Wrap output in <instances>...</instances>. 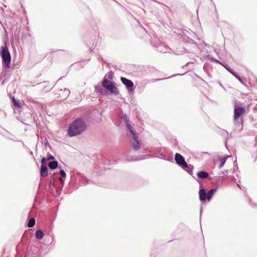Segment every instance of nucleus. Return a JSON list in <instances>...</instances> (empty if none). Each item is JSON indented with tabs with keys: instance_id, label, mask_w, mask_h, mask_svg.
<instances>
[{
	"instance_id": "4be33fe9",
	"label": "nucleus",
	"mask_w": 257,
	"mask_h": 257,
	"mask_svg": "<svg viewBox=\"0 0 257 257\" xmlns=\"http://www.w3.org/2000/svg\"><path fill=\"white\" fill-rule=\"evenodd\" d=\"M59 180H60V181L61 183L62 184H63V183H64V181H63V179H62V178H61V177H60V178H59Z\"/></svg>"
},
{
	"instance_id": "a211bd4d",
	"label": "nucleus",
	"mask_w": 257,
	"mask_h": 257,
	"mask_svg": "<svg viewBox=\"0 0 257 257\" xmlns=\"http://www.w3.org/2000/svg\"><path fill=\"white\" fill-rule=\"evenodd\" d=\"M193 166L191 165H188L187 167H185L184 169L185 170H186L188 173H191L193 171Z\"/></svg>"
},
{
	"instance_id": "4468645a",
	"label": "nucleus",
	"mask_w": 257,
	"mask_h": 257,
	"mask_svg": "<svg viewBox=\"0 0 257 257\" xmlns=\"http://www.w3.org/2000/svg\"><path fill=\"white\" fill-rule=\"evenodd\" d=\"M197 176L198 177L204 179L206 178L208 176V174L207 172L204 171H200L198 172Z\"/></svg>"
},
{
	"instance_id": "9b49d317",
	"label": "nucleus",
	"mask_w": 257,
	"mask_h": 257,
	"mask_svg": "<svg viewBox=\"0 0 257 257\" xmlns=\"http://www.w3.org/2000/svg\"><path fill=\"white\" fill-rule=\"evenodd\" d=\"M199 198L201 201H204L207 199V193L204 189H202L199 191Z\"/></svg>"
},
{
	"instance_id": "aec40b11",
	"label": "nucleus",
	"mask_w": 257,
	"mask_h": 257,
	"mask_svg": "<svg viewBox=\"0 0 257 257\" xmlns=\"http://www.w3.org/2000/svg\"><path fill=\"white\" fill-rule=\"evenodd\" d=\"M60 174L62 177H65L66 176V173L63 170H61L60 171Z\"/></svg>"
},
{
	"instance_id": "2eb2a0df",
	"label": "nucleus",
	"mask_w": 257,
	"mask_h": 257,
	"mask_svg": "<svg viewBox=\"0 0 257 257\" xmlns=\"http://www.w3.org/2000/svg\"><path fill=\"white\" fill-rule=\"evenodd\" d=\"M48 166L51 169H55L58 167V163L55 161L50 162L48 164Z\"/></svg>"
},
{
	"instance_id": "f03ea898",
	"label": "nucleus",
	"mask_w": 257,
	"mask_h": 257,
	"mask_svg": "<svg viewBox=\"0 0 257 257\" xmlns=\"http://www.w3.org/2000/svg\"><path fill=\"white\" fill-rule=\"evenodd\" d=\"M1 56L2 58L4 65L6 67L9 68L11 61V56L8 48L6 45L2 47Z\"/></svg>"
},
{
	"instance_id": "39448f33",
	"label": "nucleus",
	"mask_w": 257,
	"mask_h": 257,
	"mask_svg": "<svg viewBox=\"0 0 257 257\" xmlns=\"http://www.w3.org/2000/svg\"><path fill=\"white\" fill-rule=\"evenodd\" d=\"M176 163L183 169L188 167L187 163L185 161L184 157L180 154L176 153L175 157Z\"/></svg>"
},
{
	"instance_id": "dca6fc26",
	"label": "nucleus",
	"mask_w": 257,
	"mask_h": 257,
	"mask_svg": "<svg viewBox=\"0 0 257 257\" xmlns=\"http://www.w3.org/2000/svg\"><path fill=\"white\" fill-rule=\"evenodd\" d=\"M215 191V189H212L208 192V193H207V199L208 201L210 200Z\"/></svg>"
},
{
	"instance_id": "1a4fd4ad",
	"label": "nucleus",
	"mask_w": 257,
	"mask_h": 257,
	"mask_svg": "<svg viewBox=\"0 0 257 257\" xmlns=\"http://www.w3.org/2000/svg\"><path fill=\"white\" fill-rule=\"evenodd\" d=\"M40 175L42 177H45L48 175V168L46 165H41L40 169Z\"/></svg>"
},
{
	"instance_id": "412c9836",
	"label": "nucleus",
	"mask_w": 257,
	"mask_h": 257,
	"mask_svg": "<svg viewBox=\"0 0 257 257\" xmlns=\"http://www.w3.org/2000/svg\"><path fill=\"white\" fill-rule=\"evenodd\" d=\"M53 159H54V157L53 156H52V155H49L47 157L48 161L50 160H53Z\"/></svg>"
},
{
	"instance_id": "f8f14e48",
	"label": "nucleus",
	"mask_w": 257,
	"mask_h": 257,
	"mask_svg": "<svg viewBox=\"0 0 257 257\" xmlns=\"http://www.w3.org/2000/svg\"><path fill=\"white\" fill-rule=\"evenodd\" d=\"M12 100L15 106H17L18 108L22 107V103L19 100L16 99L14 97H12Z\"/></svg>"
},
{
	"instance_id": "6ab92c4d",
	"label": "nucleus",
	"mask_w": 257,
	"mask_h": 257,
	"mask_svg": "<svg viewBox=\"0 0 257 257\" xmlns=\"http://www.w3.org/2000/svg\"><path fill=\"white\" fill-rule=\"evenodd\" d=\"M47 161H48L47 159L45 158H43L41 160V165H45L47 162Z\"/></svg>"
},
{
	"instance_id": "9d476101",
	"label": "nucleus",
	"mask_w": 257,
	"mask_h": 257,
	"mask_svg": "<svg viewBox=\"0 0 257 257\" xmlns=\"http://www.w3.org/2000/svg\"><path fill=\"white\" fill-rule=\"evenodd\" d=\"M227 158H228V156H227V157H219L218 158V159L217 161V163L219 164V167L220 168H222L224 166Z\"/></svg>"
},
{
	"instance_id": "ddd939ff",
	"label": "nucleus",
	"mask_w": 257,
	"mask_h": 257,
	"mask_svg": "<svg viewBox=\"0 0 257 257\" xmlns=\"http://www.w3.org/2000/svg\"><path fill=\"white\" fill-rule=\"evenodd\" d=\"M36 237L39 239H41L43 238L44 233L42 230L39 229L36 231L35 233Z\"/></svg>"
},
{
	"instance_id": "0eeeda50",
	"label": "nucleus",
	"mask_w": 257,
	"mask_h": 257,
	"mask_svg": "<svg viewBox=\"0 0 257 257\" xmlns=\"http://www.w3.org/2000/svg\"><path fill=\"white\" fill-rule=\"evenodd\" d=\"M126 127L127 130V134L131 136L132 138H136L138 137V135L134 127L131 126L128 122L126 124Z\"/></svg>"
},
{
	"instance_id": "6e6552de",
	"label": "nucleus",
	"mask_w": 257,
	"mask_h": 257,
	"mask_svg": "<svg viewBox=\"0 0 257 257\" xmlns=\"http://www.w3.org/2000/svg\"><path fill=\"white\" fill-rule=\"evenodd\" d=\"M131 144L134 150H138L141 147V144L138 140V137L132 138L131 140Z\"/></svg>"
},
{
	"instance_id": "7ed1b4c3",
	"label": "nucleus",
	"mask_w": 257,
	"mask_h": 257,
	"mask_svg": "<svg viewBox=\"0 0 257 257\" xmlns=\"http://www.w3.org/2000/svg\"><path fill=\"white\" fill-rule=\"evenodd\" d=\"M102 85L104 87L109 90L111 93L115 95L118 94V90L115 86V84L113 83L111 81L104 79L102 81Z\"/></svg>"
},
{
	"instance_id": "f257e3e1",
	"label": "nucleus",
	"mask_w": 257,
	"mask_h": 257,
	"mask_svg": "<svg viewBox=\"0 0 257 257\" xmlns=\"http://www.w3.org/2000/svg\"><path fill=\"white\" fill-rule=\"evenodd\" d=\"M85 129V123L81 119H77L70 125L67 133L70 137H73L80 135Z\"/></svg>"
},
{
	"instance_id": "20e7f679",
	"label": "nucleus",
	"mask_w": 257,
	"mask_h": 257,
	"mask_svg": "<svg viewBox=\"0 0 257 257\" xmlns=\"http://www.w3.org/2000/svg\"><path fill=\"white\" fill-rule=\"evenodd\" d=\"M246 112L244 107L238 106L236 105L234 106L233 118L234 120H237L242 115Z\"/></svg>"
},
{
	"instance_id": "423d86ee",
	"label": "nucleus",
	"mask_w": 257,
	"mask_h": 257,
	"mask_svg": "<svg viewBox=\"0 0 257 257\" xmlns=\"http://www.w3.org/2000/svg\"><path fill=\"white\" fill-rule=\"evenodd\" d=\"M120 80L128 90H134V83L131 80L124 77H121Z\"/></svg>"
},
{
	"instance_id": "f3484780",
	"label": "nucleus",
	"mask_w": 257,
	"mask_h": 257,
	"mask_svg": "<svg viewBox=\"0 0 257 257\" xmlns=\"http://www.w3.org/2000/svg\"><path fill=\"white\" fill-rule=\"evenodd\" d=\"M35 219L34 218H31L28 223V226L29 227H32L35 224Z\"/></svg>"
}]
</instances>
